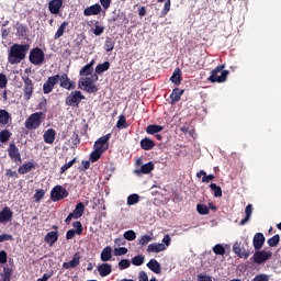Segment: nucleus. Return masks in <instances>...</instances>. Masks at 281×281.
<instances>
[{
  "label": "nucleus",
  "instance_id": "1",
  "mask_svg": "<svg viewBox=\"0 0 281 281\" xmlns=\"http://www.w3.org/2000/svg\"><path fill=\"white\" fill-rule=\"evenodd\" d=\"M27 52H30V44H13L8 53V61L10 65H19L25 60Z\"/></svg>",
  "mask_w": 281,
  "mask_h": 281
},
{
  "label": "nucleus",
  "instance_id": "2",
  "mask_svg": "<svg viewBox=\"0 0 281 281\" xmlns=\"http://www.w3.org/2000/svg\"><path fill=\"white\" fill-rule=\"evenodd\" d=\"M98 74L102 72H80L81 76H86L79 80V89L82 91H87V93H95L98 91V87L95 82H98Z\"/></svg>",
  "mask_w": 281,
  "mask_h": 281
},
{
  "label": "nucleus",
  "instance_id": "3",
  "mask_svg": "<svg viewBox=\"0 0 281 281\" xmlns=\"http://www.w3.org/2000/svg\"><path fill=\"white\" fill-rule=\"evenodd\" d=\"M44 119L45 113L35 112L25 120L24 126L27 131H36V128H40L41 124H43Z\"/></svg>",
  "mask_w": 281,
  "mask_h": 281
},
{
  "label": "nucleus",
  "instance_id": "4",
  "mask_svg": "<svg viewBox=\"0 0 281 281\" xmlns=\"http://www.w3.org/2000/svg\"><path fill=\"white\" fill-rule=\"evenodd\" d=\"M69 196V192L67 189L63 188V186H55L50 191V200L54 203L58 201H63V199H67Z\"/></svg>",
  "mask_w": 281,
  "mask_h": 281
},
{
  "label": "nucleus",
  "instance_id": "5",
  "mask_svg": "<svg viewBox=\"0 0 281 281\" xmlns=\"http://www.w3.org/2000/svg\"><path fill=\"white\" fill-rule=\"evenodd\" d=\"M29 60L32 65H43L45 53L38 47L32 48L30 50Z\"/></svg>",
  "mask_w": 281,
  "mask_h": 281
},
{
  "label": "nucleus",
  "instance_id": "6",
  "mask_svg": "<svg viewBox=\"0 0 281 281\" xmlns=\"http://www.w3.org/2000/svg\"><path fill=\"white\" fill-rule=\"evenodd\" d=\"M85 100V95L81 91H71L66 98L67 106H80V102Z\"/></svg>",
  "mask_w": 281,
  "mask_h": 281
},
{
  "label": "nucleus",
  "instance_id": "7",
  "mask_svg": "<svg viewBox=\"0 0 281 281\" xmlns=\"http://www.w3.org/2000/svg\"><path fill=\"white\" fill-rule=\"evenodd\" d=\"M271 256H273V252L269 250H257L252 256V260L255 265H263L267 260H271Z\"/></svg>",
  "mask_w": 281,
  "mask_h": 281
},
{
  "label": "nucleus",
  "instance_id": "8",
  "mask_svg": "<svg viewBox=\"0 0 281 281\" xmlns=\"http://www.w3.org/2000/svg\"><path fill=\"white\" fill-rule=\"evenodd\" d=\"M82 214H85V203L80 202L76 205L74 212L69 213V215L66 217L65 223L66 225H69L74 218L77 221V218H81Z\"/></svg>",
  "mask_w": 281,
  "mask_h": 281
},
{
  "label": "nucleus",
  "instance_id": "9",
  "mask_svg": "<svg viewBox=\"0 0 281 281\" xmlns=\"http://www.w3.org/2000/svg\"><path fill=\"white\" fill-rule=\"evenodd\" d=\"M109 139H111V134H106L101 136L99 139L95 140L93 149L99 150L100 153H106L109 148Z\"/></svg>",
  "mask_w": 281,
  "mask_h": 281
},
{
  "label": "nucleus",
  "instance_id": "10",
  "mask_svg": "<svg viewBox=\"0 0 281 281\" xmlns=\"http://www.w3.org/2000/svg\"><path fill=\"white\" fill-rule=\"evenodd\" d=\"M8 155L12 161L15 164H21V151H19V147L14 143H11L8 148Z\"/></svg>",
  "mask_w": 281,
  "mask_h": 281
},
{
  "label": "nucleus",
  "instance_id": "11",
  "mask_svg": "<svg viewBox=\"0 0 281 281\" xmlns=\"http://www.w3.org/2000/svg\"><path fill=\"white\" fill-rule=\"evenodd\" d=\"M24 80V100H30L34 93V82L27 77H23Z\"/></svg>",
  "mask_w": 281,
  "mask_h": 281
},
{
  "label": "nucleus",
  "instance_id": "12",
  "mask_svg": "<svg viewBox=\"0 0 281 281\" xmlns=\"http://www.w3.org/2000/svg\"><path fill=\"white\" fill-rule=\"evenodd\" d=\"M228 74L229 71H213L207 80H210V82H225Z\"/></svg>",
  "mask_w": 281,
  "mask_h": 281
},
{
  "label": "nucleus",
  "instance_id": "13",
  "mask_svg": "<svg viewBox=\"0 0 281 281\" xmlns=\"http://www.w3.org/2000/svg\"><path fill=\"white\" fill-rule=\"evenodd\" d=\"M58 80H60V76L48 78V80L43 86V92L52 93V91H54V86L58 85Z\"/></svg>",
  "mask_w": 281,
  "mask_h": 281
},
{
  "label": "nucleus",
  "instance_id": "14",
  "mask_svg": "<svg viewBox=\"0 0 281 281\" xmlns=\"http://www.w3.org/2000/svg\"><path fill=\"white\" fill-rule=\"evenodd\" d=\"M155 170V164H153V161H149L143 166H140V168L135 169V175H137V177H140V175H150L153 171Z\"/></svg>",
  "mask_w": 281,
  "mask_h": 281
},
{
  "label": "nucleus",
  "instance_id": "15",
  "mask_svg": "<svg viewBox=\"0 0 281 281\" xmlns=\"http://www.w3.org/2000/svg\"><path fill=\"white\" fill-rule=\"evenodd\" d=\"M233 251L234 254H236V256H238L239 258H244L245 260H247V258L251 256L250 251L243 250V248H240V241H235V244L233 245Z\"/></svg>",
  "mask_w": 281,
  "mask_h": 281
},
{
  "label": "nucleus",
  "instance_id": "16",
  "mask_svg": "<svg viewBox=\"0 0 281 281\" xmlns=\"http://www.w3.org/2000/svg\"><path fill=\"white\" fill-rule=\"evenodd\" d=\"M13 216L14 212H12L10 207L4 206L3 210L0 212V223H10Z\"/></svg>",
  "mask_w": 281,
  "mask_h": 281
},
{
  "label": "nucleus",
  "instance_id": "17",
  "mask_svg": "<svg viewBox=\"0 0 281 281\" xmlns=\"http://www.w3.org/2000/svg\"><path fill=\"white\" fill-rule=\"evenodd\" d=\"M99 274L101 276V278H106V276H111L112 271H113V266H111V263H101L97 267Z\"/></svg>",
  "mask_w": 281,
  "mask_h": 281
},
{
  "label": "nucleus",
  "instance_id": "18",
  "mask_svg": "<svg viewBox=\"0 0 281 281\" xmlns=\"http://www.w3.org/2000/svg\"><path fill=\"white\" fill-rule=\"evenodd\" d=\"M100 12H102V7L99 3L90 5L83 10L85 16H95L100 14Z\"/></svg>",
  "mask_w": 281,
  "mask_h": 281
},
{
  "label": "nucleus",
  "instance_id": "19",
  "mask_svg": "<svg viewBox=\"0 0 281 281\" xmlns=\"http://www.w3.org/2000/svg\"><path fill=\"white\" fill-rule=\"evenodd\" d=\"M252 245L256 251H260V249H262V245H265V235L262 233L255 234Z\"/></svg>",
  "mask_w": 281,
  "mask_h": 281
},
{
  "label": "nucleus",
  "instance_id": "20",
  "mask_svg": "<svg viewBox=\"0 0 281 281\" xmlns=\"http://www.w3.org/2000/svg\"><path fill=\"white\" fill-rule=\"evenodd\" d=\"M60 81V87L63 89H67L68 91H71L72 89H76V83L69 80V77H67L65 74L59 77L58 82Z\"/></svg>",
  "mask_w": 281,
  "mask_h": 281
},
{
  "label": "nucleus",
  "instance_id": "21",
  "mask_svg": "<svg viewBox=\"0 0 281 281\" xmlns=\"http://www.w3.org/2000/svg\"><path fill=\"white\" fill-rule=\"evenodd\" d=\"M63 8V0H52L48 3V9L52 14H58Z\"/></svg>",
  "mask_w": 281,
  "mask_h": 281
},
{
  "label": "nucleus",
  "instance_id": "22",
  "mask_svg": "<svg viewBox=\"0 0 281 281\" xmlns=\"http://www.w3.org/2000/svg\"><path fill=\"white\" fill-rule=\"evenodd\" d=\"M80 265V255L75 254L72 259L63 263V269H76Z\"/></svg>",
  "mask_w": 281,
  "mask_h": 281
},
{
  "label": "nucleus",
  "instance_id": "23",
  "mask_svg": "<svg viewBox=\"0 0 281 281\" xmlns=\"http://www.w3.org/2000/svg\"><path fill=\"white\" fill-rule=\"evenodd\" d=\"M148 254H160V251H166V245L159 243H153L147 247Z\"/></svg>",
  "mask_w": 281,
  "mask_h": 281
},
{
  "label": "nucleus",
  "instance_id": "24",
  "mask_svg": "<svg viewBox=\"0 0 281 281\" xmlns=\"http://www.w3.org/2000/svg\"><path fill=\"white\" fill-rule=\"evenodd\" d=\"M43 137H44L45 144H54V142L56 140V130L54 128L47 130L44 133Z\"/></svg>",
  "mask_w": 281,
  "mask_h": 281
},
{
  "label": "nucleus",
  "instance_id": "25",
  "mask_svg": "<svg viewBox=\"0 0 281 281\" xmlns=\"http://www.w3.org/2000/svg\"><path fill=\"white\" fill-rule=\"evenodd\" d=\"M12 122V115L8 113L7 110H0V124L2 126H8Z\"/></svg>",
  "mask_w": 281,
  "mask_h": 281
},
{
  "label": "nucleus",
  "instance_id": "26",
  "mask_svg": "<svg viewBox=\"0 0 281 281\" xmlns=\"http://www.w3.org/2000/svg\"><path fill=\"white\" fill-rule=\"evenodd\" d=\"M251 214H254V205L248 204L245 209L246 216L239 222V225H247V223H249V221L251 220Z\"/></svg>",
  "mask_w": 281,
  "mask_h": 281
},
{
  "label": "nucleus",
  "instance_id": "27",
  "mask_svg": "<svg viewBox=\"0 0 281 281\" xmlns=\"http://www.w3.org/2000/svg\"><path fill=\"white\" fill-rule=\"evenodd\" d=\"M111 258H113V249L111 248V246H106L101 251V260H102V262H109V260H111Z\"/></svg>",
  "mask_w": 281,
  "mask_h": 281
},
{
  "label": "nucleus",
  "instance_id": "28",
  "mask_svg": "<svg viewBox=\"0 0 281 281\" xmlns=\"http://www.w3.org/2000/svg\"><path fill=\"white\" fill-rule=\"evenodd\" d=\"M147 267L154 273H161V263H159V261H157L156 259H150L149 262L147 263Z\"/></svg>",
  "mask_w": 281,
  "mask_h": 281
},
{
  "label": "nucleus",
  "instance_id": "29",
  "mask_svg": "<svg viewBox=\"0 0 281 281\" xmlns=\"http://www.w3.org/2000/svg\"><path fill=\"white\" fill-rule=\"evenodd\" d=\"M184 91L186 90H181L179 88L173 89L170 94L171 104L179 102L181 100V97L183 95Z\"/></svg>",
  "mask_w": 281,
  "mask_h": 281
},
{
  "label": "nucleus",
  "instance_id": "30",
  "mask_svg": "<svg viewBox=\"0 0 281 281\" xmlns=\"http://www.w3.org/2000/svg\"><path fill=\"white\" fill-rule=\"evenodd\" d=\"M140 148H143V150H153V148H155V140L145 137L140 140Z\"/></svg>",
  "mask_w": 281,
  "mask_h": 281
},
{
  "label": "nucleus",
  "instance_id": "31",
  "mask_svg": "<svg viewBox=\"0 0 281 281\" xmlns=\"http://www.w3.org/2000/svg\"><path fill=\"white\" fill-rule=\"evenodd\" d=\"M45 241L48 243V245H54L58 241V232H49L45 236Z\"/></svg>",
  "mask_w": 281,
  "mask_h": 281
},
{
  "label": "nucleus",
  "instance_id": "32",
  "mask_svg": "<svg viewBox=\"0 0 281 281\" xmlns=\"http://www.w3.org/2000/svg\"><path fill=\"white\" fill-rule=\"evenodd\" d=\"M34 168V162H24L22 166L19 167L18 172L19 175H27L30 170Z\"/></svg>",
  "mask_w": 281,
  "mask_h": 281
},
{
  "label": "nucleus",
  "instance_id": "33",
  "mask_svg": "<svg viewBox=\"0 0 281 281\" xmlns=\"http://www.w3.org/2000/svg\"><path fill=\"white\" fill-rule=\"evenodd\" d=\"M164 131V126L161 125H148L146 127L147 135H157V133H161Z\"/></svg>",
  "mask_w": 281,
  "mask_h": 281
},
{
  "label": "nucleus",
  "instance_id": "34",
  "mask_svg": "<svg viewBox=\"0 0 281 281\" xmlns=\"http://www.w3.org/2000/svg\"><path fill=\"white\" fill-rule=\"evenodd\" d=\"M10 137H12V132L9 130L0 131V142L1 144H8L10 142Z\"/></svg>",
  "mask_w": 281,
  "mask_h": 281
},
{
  "label": "nucleus",
  "instance_id": "35",
  "mask_svg": "<svg viewBox=\"0 0 281 281\" xmlns=\"http://www.w3.org/2000/svg\"><path fill=\"white\" fill-rule=\"evenodd\" d=\"M69 25V22L64 21L60 26L58 27L57 32L54 35V40L57 41V38H60L63 34H65V30H67V26Z\"/></svg>",
  "mask_w": 281,
  "mask_h": 281
},
{
  "label": "nucleus",
  "instance_id": "36",
  "mask_svg": "<svg viewBox=\"0 0 281 281\" xmlns=\"http://www.w3.org/2000/svg\"><path fill=\"white\" fill-rule=\"evenodd\" d=\"M170 80L172 85H176V87H179V85H181L183 80V78L181 77V71H175L170 77Z\"/></svg>",
  "mask_w": 281,
  "mask_h": 281
},
{
  "label": "nucleus",
  "instance_id": "37",
  "mask_svg": "<svg viewBox=\"0 0 281 281\" xmlns=\"http://www.w3.org/2000/svg\"><path fill=\"white\" fill-rule=\"evenodd\" d=\"M116 128H128V124H126V116L124 114H121L119 116V121L116 122Z\"/></svg>",
  "mask_w": 281,
  "mask_h": 281
},
{
  "label": "nucleus",
  "instance_id": "38",
  "mask_svg": "<svg viewBox=\"0 0 281 281\" xmlns=\"http://www.w3.org/2000/svg\"><path fill=\"white\" fill-rule=\"evenodd\" d=\"M102 155H104L102 151L94 149L91 154H90V161L91 164H95V161H98L100 159V157H102Z\"/></svg>",
  "mask_w": 281,
  "mask_h": 281
},
{
  "label": "nucleus",
  "instance_id": "39",
  "mask_svg": "<svg viewBox=\"0 0 281 281\" xmlns=\"http://www.w3.org/2000/svg\"><path fill=\"white\" fill-rule=\"evenodd\" d=\"M212 249L216 256H225V246L223 244H216Z\"/></svg>",
  "mask_w": 281,
  "mask_h": 281
},
{
  "label": "nucleus",
  "instance_id": "40",
  "mask_svg": "<svg viewBox=\"0 0 281 281\" xmlns=\"http://www.w3.org/2000/svg\"><path fill=\"white\" fill-rule=\"evenodd\" d=\"M123 237L125 240H135V238H137V233H135L133 229H130L123 234Z\"/></svg>",
  "mask_w": 281,
  "mask_h": 281
},
{
  "label": "nucleus",
  "instance_id": "41",
  "mask_svg": "<svg viewBox=\"0 0 281 281\" xmlns=\"http://www.w3.org/2000/svg\"><path fill=\"white\" fill-rule=\"evenodd\" d=\"M196 212H199L202 216H205L206 214H210V207H207L205 204H198Z\"/></svg>",
  "mask_w": 281,
  "mask_h": 281
},
{
  "label": "nucleus",
  "instance_id": "42",
  "mask_svg": "<svg viewBox=\"0 0 281 281\" xmlns=\"http://www.w3.org/2000/svg\"><path fill=\"white\" fill-rule=\"evenodd\" d=\"M35 203H41L42 199H45V190L37 189L34 194Z\"/></svg>",
  "mask_w": 281,
  "mask_h": 281
},
{
  "label": "nucleus",
  "instance_id": "43",
  "mask_svg": "<svg viewBox=\"0 0 281 281\" xmlns=\"http://www.w3.org/2000/svg\"><path fill=\"white\" fill-rule=\"evenodd\" d=\"M211 190L214 192V196H223V189L221 187L216 186V183L210 184Z\"/></svg>",
  "mask_w": 281,
  "mask_h": 281
},
{
  "label": "nucleus",
  "instance_id": "44",
  "mask_svg": "<svg viewBox=\"0 0 281 281\" xmlns=\"http://www.w3.org/2000/svg\"><path fill=\"white\" fill-rule=\"evenodd\" d=\"M269 247H278L280 244V235H274L271 238L268 239Z\"/></svg>",
  "mask_w": 281,
  "mask_h": 281
},
{
  "label": "nucleus",
  "instance_id": "45",
  "mask_svg": "<svg viewBox=\"0 0 281 281\" xmlns=\"http://www.w3.org/2000/svg\"><path fill=\"white\" fill-rule=\"evenodd\" d=\"M132 265H134V267H142V265H144V256L138 255L132 258Z\"/></svg>",
  "mask_w": 281,
  "mask_h": 281
},
{
  "label": "nucleus",
  "instance_id": "46",
  "mask_svg": "<svg viewBox=\"0 0 281 281\" xmlns=\"http://www.w3.org/2000/svg\"><path fill=\"white\" fill-rule=\"evenodd\" d=\"M2 280L1 281H10V278H12V269L10 268H3L2 272Z\"/></svg>",
  "mask_w": 281,
  "mask_h": 281
},
{
  "label": "nucleus",
  "instance_id": "47",
  "mask_svg": "<svg viewBox=\"0 0 281 281\" xmlns=\"http://www.w3.org/2000/svg\"><path fill=\"white\" fill-rule=\"evenodd\" d=\"M136 203H139V195L134 193L127 196V205H135Z\"/></svg>",
  "mask_w": 281,
  "mask_h": 281
},
{
  "label": "nucleus",
  "instance_id": "48",
  "mask_svg": "<svg viewBox=\"0 0 281 281\" xmlns=\"http://www.w3.org/2000/svg\"><path fill=\"white\" fill-rule=\"evenodd\" d=\"M150 240H153V237H150V235H143L138 240V245H142V247H146V245H148Z\"/></svg>",
  "mask_w": 281,
  "mask_h": 281
},
{
  "label": "nucleus",
  "instance_id": "49",
  "mask_svg": "<svg viewBox=\"0 0 281 281\" xmlns=\"http://www.w3.org/2000/svg\"><path fill=\"white\" fill-rule=\"evenodd\" d=\"M74 164H76V158H74L69 162H66L64 166H61L60 173L63 175V173L67 172V170H69V168H71V166H74Z\"/></svg>",
  "mask_w": 281,
  "mask_h": 281
},
{
  "label": "nucleus",
  "instance_id": "50",
  "mask_svg": "<svg viewBox=\"0 0 281 281\" xmlns=\"http://www.w3.org/2000/svg\"><path fill=\"white\" fill-rule=\"evenodd\" d=\"M111 67V64L109 61H105L103 64H99L95 67V71H108V69Z\"/></svg>",
  "mask_w": 281,
  "mask_h": 281
},
{
  "label": "nucleus",
  "instance_id": "51",
  "mask_svg": "<svg viewBox=\"0 0 281 281\" xmlns=\"http://www.w3.org/2000/svg\"><path fill=\"white\" fill-rule=\"evenodd\" d=\"M72 227H75V232L77 234V236H81L82 232H83V228H82V223H80L79 221L75 222L72 224Z\"/></svg>",
  "mask_w": 281,
  "mask_h": 281
},
{
  "label": "nucleus",
  "instance_id": "52",
  "mask_svg": "<svg viewBox=\"0 0 281 281\" xmlns=\"http://www.w3.org/2000/svg\"><path fill=\"white\" fill-rule=\"evenodd\" d=\"M128 249L126 247H120L114 249V256H126Z\"/></svg>",
  "mask_w": 281,
  "mask_h": 281
},
{
  "label": "nucleus",
  "instance_id": "53",
  "mask_svg": "<svg viewBox=\"0 0 281 281\" xmlns=\"http://www.w3.org/2000/svg\"><path fill=\"white\" fill-rule=\"evenodd\" d=\"M104 47H105V52H113L115 47V43H113L111 38H108L105 41Z\"/></svg>",
  "mask_w": 281,
  "mask_h": 281
},
{
  "label": "nucleus",
  "instance_id": "54",
  "mask_svg": "<svg viewBox=\"0 0 281 281\" xmlns=\"http://www.w3.org/2000/svg\"><path fill=\"white\" fill-rule=\"evenodd\" d=\"M165 5H164V9L161 10V15L160 16H166V14H168L170 12V5H171V2L170 0H165Z\"/></svg>",
  "mask_w": 281,
  "mask_h": 281
},
{
  "label": "nucleus",
  "instance_id": "55",
  "mask_svg": "<svg viewBox=\"0 0 281 281\" xmlns=\"http://www.w3.org/2000/svg\"><path fill=\"white\" fill-rule=\"evenodd\" d=\"M128 267H131V261H128V259H122L119 262V269H121V271H123V269H128Z\"/></svg>",
  "mask_w": 281,
  "mask_h": 281
},
{
  "label": "nucleus",
  "instance_id": "56",
  "mask_svg": "<svg viewBox=\"0 0 281 281\" xmlns=\"http://www.w3.org/2000/svg\"><path fill=\"white\" fill-rule=\"evenodd\" d=\"M16 33L19 36H25V34H27V27L23 24H20L16 29Z\"/></svg>",
  "mask_w": 281,
  "mask_h": 281
},
{
  "label": "nucleus",
  "instance_id": "57",
  "mask_svg": "<svg viewBox=\"0 0 281 281\" xmlns=\"http://www.w3.org/2000/svg\"><path fill=\"white\" fill-rule=\"evenodd\" d=\"M271 277L269 274H257L252 281H269Z\"/></svg>",
  "mask_w": 281,
  "mask_h": 281
},
{
  "label": "nucleus",
  "instance_id": "58",
  "mask_svg": "<svg viewBox=\"0 0 281 281\" xmlns=\"http://www.w3.org/2000/svg\"><path fill=\"white\" fill-rule=\"evenodd\" d=\"M95 65V60H91L89 64L82 67L80 71H93V66Z\"/></svg>",
  "mask_w": 281,
  "mask_h": 281
},
{
  "label": "nucleus",
  "instance_id": "59",
  "mask_svg": "<svg viewBox=\"0 0 281 281\" xmlns=\"http://www.w3.org/2000/svg\"><path fill=\"white\" fill-rule=\"evenodd\" d=\"M8 85V77L5 75L0 74V89H5Z\"/></svg>",
  "mask_w": 281,
  "mask_h": 281
},
{
  "label": "nucleus",
  "instance_id": "60",
  "mask_svg": "<svg viewBox=\"0 0 281 281\" xmlns=\"http://www.w3.org/2000/svg\"><path fill=\"white\" fill-rule=\"evenodd\" d=\"M8 262V252L5 250L0 251V265H5Z\"/></svg>",
  "mask_w": 281,
  "mask_h": 281
},
{
  "label": "nucleus",
  "instance_id": "61",
  "mask_svg": "<svg viewBox=\"0 0 281 281\" xmlns=\"http://www.w3.org/2000/svg\"><path fill=\"white\" fill-rule=\"evenodd\" d=\"M103 33H104V26L95 25L94 31H93L94 36H100Z\"/></svg>",
  "mask_w": 281,
  "mask_h": 281
},
{
  "label": "nucleus",
  "instance_id": "62",
  "mask_svg": "<svg viewBox=\"0 0 281 281\" xmlns=\"http://www.w3.org/2000/svg\"><path fill=\"white\" fill-rule=\"evenodd\" d=\"M5 240H14V237L9 234H2L0 235V243H5Z\"/></svg>",
  "mask_w": 281,
  "mask_h": 281
},
{
  "label": "nucleus",
  "instance_id": "63",
  "mask_svg": "<svg viewBox=\"0 0 281 281\" xmlns=\"http://www.w3.org/2000/svg\"><path fill=\"white\" fill-rule=\"evenodd\" d=\"M198 281H212V277L207 274L200 273L198 274Z\"/></svg>",
  "mask_w": 281,
  "mask_h": 281
},
{
  "label": "nucleus",
  "instance_id": "64",
  "mask_svg": "<svg viewBox=\"0 0 281 281\" xmlns=\"http://www.w3.org/2000/svg\"><path fill=\"white\" fill-rule=\"evenodd\" d=\"M138 281H148V274L144 271L138 273Z\"/></svg>",
  "mask_w": 281,
  "mask_h": 281
}]
</instances>
